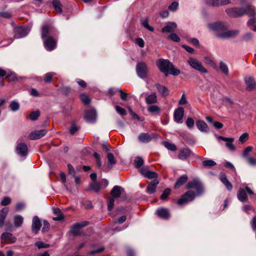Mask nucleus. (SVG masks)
<instances>
[{
  "instance_id": "nucleus-1",
  "label": "nucleus",
  "mask_w": 256,
  "mask_h": 256,
  "mask_svg": "<svg viewBox=\"0 0 256 256\" xmlns=\"http://www.w3.org/2000/svg\"><path fill=\"white\" fill-rule=\"evenodd\" d=\"M156 64L160 71L164 73L166 76L169 74L176 76L180 73V70L176 68L172 63L168 60L158 59L156 62Z\"/></svg>"
},
{
  "instance_id": "nucleus-2",
  "label": "nucleus",
  "mask_w": 256,
  "mask_h": 256,
  "mask_svg": "<svg viewBox=\"0 0 256 256\" xmlns=\"http://www.w3.org/2000/svg\"><path fill=\"white\" fill-rule=\"evenodd\" d=\"M186 187L188 189H195L198 196H200L204 192L203 186L198 179H194L188 182Z\"/></svg>"
},
{
  "instance_id": "nucleus-3",
  "label": "nucleus",
  "mask_w": 256,
  "mask_h": 256,
  "mask_svg": "<svg viewBox=\"0 0 256 256\" xmlns=\"http://www.w3.org/2000/svg\"><path fill=\"white\" fill-rule=\"evenodd\" d=\"M225 12L230 17L238 18L244 15L246 10L242 8L233 7L226 8Z\"/></svg>"
},
{
  "instance_id": "nucleus-4",
  "label": "nucleus",
  "mask_w": 256,
  "mask_h": 256,
  "mask_svg": "<svg viewBox=\"0 0 256 256\" xmlns=\"http://www.w3.org/2000/svg\"><path fill=\"white\" fill-rule=\"evenodd\" d=\"M196 195L197 194L194 191L192 190H188L178 200L177 204L179 205H182L189 202H192L195 198Z\"/></svg>"
},
{
  "instance_id": "nucleus-5",
  "label": "nucleus",
  "mask_w": 256,
  "mask_h": 256,
  "mask_svg": "<svg viewBox=\"0 0 256 256\" xmlns=\"http://www.w3.org/2000/svg\"><path fill=\"white\" fill-rule=\"evenodd\" d=\"M136 72L140 78H146L148 74V68L147 64L144 62H138L136 66Z\"/></svg>"
},
{
  "instance_id": "nucleus-6",
  "label": "nucleus",
  "mask_w": 256,
  "mask_h": 256,
  "mask_svg": "<svg viewBox=\"0 0 256 256\" xmlns=\"http://www.w3.org/2000/svg\"><path fill=\"white\" fill-rule=\"evenodd\" d=\"M188 64L194 69H195L200 72L206 73V69L204 68L200 62L194 58H190L188 60Z\"/></svg>"
},
{
  "instance_id": "nucleus-7",
  "label": "nucleus",
  "mask_w": 256,
  "mask_h": 256,
  "mask_svg": "<svg viewBox=\"0 0 256 256\" xmlns=\"http://www.w3.org/2000/svg\"><path fill=\"white\" fill-rule=\"evenodd\" d=\"M56 29L50 25H45L42 28V38L44 39L54 36L56 34Z\"/></svg>"
},
{
  "instance_id": "nucleus-8",
  "label": "nucleus",
  "mask_w": 256,
  "mask_h": 256,
  "mask_svg": "<svg viewBox=\"0 0 256 256\" xmlns=\"http://www.w3.org/2000/svg\"><path fill=\"white\" fill-rule=\"evenodd\" d=\"M44 48L49 51L52 50L56 48V42L52 36L44 39Z\"/></svg>"
},
{
  "instance_id": "nucleus-9",
  "label": "nucleus",
  "mask_w": 256,
  "mask_h": 256,
  "mask_svg": "<svg viewBox=\"0 0 256 256\" xmlns=\"http://www.w3.org/2000/svg\"><path fill=\"white\" fill-rule=\"evenodd\" d=\"M47 132L46 129L34 130L30 134L28 137L32 140H38L46 135Z\"/></svg>"
},
{
  "instance_id": "nucleus-10",
  "label": "nucleus",
  "mask_w": 256,
  "mask_h": 256,
  "mask_svg": "<svg viewBox=\"0 0 256 256\" xmlns=\"http://www.w3.org/2000/svg\"><path fill=\"white\" fill-rule=\"evenodd\" d=\"M88 224V222L86 221L82 222L80 223H76L71 227L70 232L75 236L79 235L80 229L87 226Z\"/></svg>"
},
{
  "instance_id": "nucleus-11",
  "label": "nucleus",
  "mask_w": 256,
  "mask_h": 256,
  "mask_svg": "<svg viewBox=\"0 0 256 256\" xmlns=\"http://www.w3.org/2000/svg\"><path fill=\"white\" fill-rule=\"evenodd\" d=\"M244 81L246 85V90L252 91L256 89V82L253 77L250 76H246L244 78Z\"/></svg>"
},
{
  "instance_id": "nucleus-12",
  "label": "nucleus",
  "mask_w": 256,
  "mask_h": 256,
  "mask_svg": "<svg viewBox=\"0 0 256 256\" xmlns=\"http://www.w3.org/2000/svg\"><path fill=\"white\" fill-rule=\"evenodd\" d=\"M184 116V109L182 107H178L174 112V119L176 122L178 124L182 122Z\"/></svg>"
},
{
  "instance_id": "nucleus-13",
  "label": "nucleus",
  "mask_w": 256,
  "mask_h": 256,
  "mask_svg": "<svg viewBox=\"0 0 256 256\" xmlns=\"http://www.w3.org/2000/svg\"><path fill=\"white\" fill-rule=\"evenodd\" d=\"M140 174L144 177L150 179L156 178H158V174L154 172H152L146 168H142L140 169Z\"/></svg>"
},
{
  "instance_id": "nucleus-14",
  "label": "nucleus",
  "mask_w": 256,
  "mask_h": 256,
  "mask_svg": "<svg viewBox=\"0 0 256 256\" xmlns=\"http://www.w3.org/2000/svg\"><path fill=\"white\" fill-rule=\"evenodd\" d=\"M42 226L40 218L37 216H34L32 222V230L33 232L37 234L40 230Z\"/></svg>"
},
{
  "instance_id": "nucleus-15",
  "label": "nucleus",
  "mask_w": 256,
  "mask_h": 256,
  "mask_svg": "<svg viewBox=\"0 0 256 256\" xmlns=\"http://www.w3.org/2000/svg\"><path fill=\"white\" fill-rule=\"evenodd\" d=\"M28 150L27 146L22 142L18 144L16 147V153L22 156H26L28 153Z\"/></svg>"
},
{
  "instance_id": "nucleus-16",
  "label": "nucleus",
  "mask_w": 256,
  "mask_h": 256,
  "mask_svg": "<svg viewBox=\"0 0 256 256\" xmlns=\"http://www.w3.org/2000/svg\"><path fill=\"white\" fill-rule=\"evenodd\" d=\"M14 36L16 38H24L28 34L26 30L22 26L16 28L14 30Z\"/></svg>"
},
{
  "instance_id": "nucleus-17",
  "label": "nucleus",
  "mask_w": 256,
  "mask_h": 256,
  "mask_svg": "<svg viewBox=\"0 0 256 256\" xmlns=\"http://www.w3.org/2000/svg\"><path fill=\"white\" fill-rule=\"evenodd\" d=\"M238 34V30H228L218 34V36L222 38H229L235 37Z\"/></svg>"
},
{
  "instance_id": "nucleus-18",
  "label": "nucleus",
  "mask_w": 256,
  "mask_h": 256,
  "mask_svg": "<svg viewBox=\"0 0 256 256\" xmlns=\"http://www.w3.org/2000/svg\"><path fill=\"white\" fill-rule=\"evenodd\" d=\"M84 118L88 122H94L96 118V112L94 110H89L86 111V112Z\"/></svg>"
},
{
  "instance_id": "nucleus-19",
  "label": "nucleus",
  "mask_w": 256,
  "mask_h": 256,
  "mask_svg": "<svg viewBox=\"0 0 256 256\" xmlns=\"http://www.w3.org/2000/svg\"><path fill=\"white\" fill-rule=\"evenodd\" d=\"M156 214L161 218L168 220L170 218V214L168 210L165 208H160L157 210Z\"/></svg>"
},
{
  "instance_id": "nucleus-20",
  "label": "nucleus",
  "mask_w": 256,
  "mask_h": 256,
  "mask_svg": "<svg viewBox=\"0 0 256 256\" xmlns=\"http://www.w3.org/2000/svg\"><path fill=\"white\" fill-rule=\"evenodd\" d=\"M1 239L2 242L6 244L13 243L15 242L16 238L12 236V234L9 232H5L2 234Z\"/></svg>"
},
{
  "instance_id": "nucleus-21",
  "label": "nucleus",
  "mask_w": 256,
  "mask_h": 256,
  "mask_svg": "<svg viewBox=\"0 0 256 256\" xmlns=\"http://www.w3.org/2000/svg\"><path fill=\"white\" fill-rule=\"evenodd\" d=\"M217 138L226 142H227L226 144V146L230 150H236V148L232 144V142L234 140L233 138H228L222 136H218L217 137Z\"/></svg>"
},
{
  "instance_id": "nucleus-22",
  "label": "nucleus",
  "mask_w": 256,
  "mask_h": 256,
  "mask_svg": "<svg viewBox=\"0 0 256 256\" xmlns=\"http://www.w3.org/2000/svg\"><path fill=\"white\" fill-rule=\"evenodd\" d=\"M220 179L228 190H232V186L227 178V177L224 173H220Z\"/></svg>"
},
{
  "instance_id": "nucleus-23",
  "label": "nucleus",
  "mask_w": 256,
  "mask_h": 256,
  "mask_svg": "<svg viewBox=\"0 0 256 256\" xmlns=\"http://www.w3.org/2000/svg\"><path fill=\"white\" fill-rule=\"evenodd\" d=\"M191 151L188 148H184L180 150V154L178 155V158L181 160H186L191 154Z\"/></svg>"
},
{
  "instance_id": "nucleus-24",
  "label": "nucleus",
  "mask_w": 256,
  "mask_h": 256,
  "mask_svg": "<svg viewBox=\"0 0 256 256\" xmlns=\"http://www.w3.org/2000/svg\"><path fill=\"white\" fill-rule=\"evenodd\" d=\"M158 183L159 182L157 180H154L153 181L150 182L146 188V192L149 194H152L155 192L156 186Z\"/></svg>"
},
{
  "instance_id": "nucleus-25",
  "label": "nucleus",
  "mask_w": 256,
  "mask_h": 256,
  "mask_svg": "<svg viewBox=\"0 0 256 256\" xmlns=\"http://www.w3.org/2000/svg\"><path fill=\"white\" fill-rule=\"evenodd\" d=\"M188 180V176L186 174H183L177 179L174 186V189H178L184 184Z\"/></svg>"
},
{
  "instance_id": "nucleus-26",
  "label": "nucleus",
  "mask_w": 256,
  "mask_h": 256,
  "mask_svg": "<svg viewBox=\"0 0 256 256\" xmlns=\"http://www.w3.org/2000/svg\"><path fill=\"white\" fill-rule=\"evenodd\" d=\"M154 86L162 96L166 97L169 94V90L166 86L158 84H156Z\"/></svg>"
},
{
  "instance_id": "nucleus-27",
  "label": "nucleus",
  "mask_w": 256,
  "mask_h": 256,
  "mask_svg": "<svg viewBox=\"0 0 256 256\" xmlns=\"http://www.w3.org/2000/svg\"><path fill=\"white\" fill-rule=\"evenodd\" d=\"M177 25L175 22H169L168 24L163 28L162 32L164 33L168 32L171 33L175 31Z\"/></svg>"
},
{
  "instance_id": "nucleus-28",
  "label": "nucleus",
  "mask_w": 256,
  "mask_h": 256,
  "mask_svg": "<svg viewBox=\"0 0 256 256\" xmlns=\"http://www.w3.org/2000/svg\"><path fill=\"white\" fill-rule=\"evenodd\" d=\"M122 187L118 186H114L110 192L111 196L115 198H120L121 195Z\"/></svg>"
},
{
  "instance_id": "nucleus-29",
  "label": "nucleus",
  "mask_w": 256,
  "mask_h": 256,
  "mask_svg": "<svg viewBox=\"0 0 256 256\" xmlns=\"http://www.w3.org/2000/svg\"><path fill=\"white\" fill-rule=\"evenodd\" d=\"M8 212V208H4L0 210V228L4 225V220Z\"/></svg>"
},
{
  "instance_id": "nucleus-30",
  "label": "nucleus",
  "mask_w": 256,
  "mask_h": 256,
  "mask_svg": "<svg viewBox=\"0 0 256 256\" xmlns=\"http://www.w3.org/2000/svg\"><path fill=\"white\" fill-rule=\"evenodd\" d=\"M198 128L201 132H207L208 131V127L206 124L203 120H198L196 122Z\"/></svg>"
},
{
  "instance_id": "nucleus-31",
  "label": "nucleus",
  "mask_w": 256,
  "mask_h": 256,
  "mask_svg": "<svg viewBox=\"0 0 256 256\" xmlns=\"http://www.w3.org/2000/svg\"><path fill=\"white\" fill-rule=\"evenodd\" d=\"M146 102L148 104H151L157 102V96L155 92L148 96L146 98Z\"/></svg>"
},
{
  "instance_id": "nucleus-32",
  "label": "nucleus",
  "mask_w": 256,
  "mask_h": 256,
  "mask_svg": "<svg viewBox=\"0 0 256 256\" xmlns=\"http://www.w3.org/2000/svg\"><path fill=\"white\" fill-rule=\"evenodd\" d=\"M238 198L242 202H244L248 200V196L244 189L240 188L238 192Z\"/></svg>"
},
{
  "instance_id": "nucleus-33",
  "label": "nucleus",
  "mask_w": 256,
  "mask_h": 256,
  "mask_svg": "<svg viewBox=\"0 0 256 256\" xmlns=\"http://www.w3.org/2000/svg\"><path fill=\"white\" fill-rule=\"evenodd\" d=\"M152 137L148 133H142L138 136L140 142L147 143L152 140Z\"/></svg>"
},
{
  "instance_id": "nucleus-34",
  "label": "nucleus",
  "mask_w": 256,
  "mask_h": 256,
  "mask_svg": "<svg viewBox=\"0 0 256 256\" xmlns=\"http://www.w3.org/2000/svg\"><path fill=\"white\" fill-rule=\"evenodd\" d=\"M54 213L57 214L56 216L53 218V220L55 221L62 220L64 219V216L60 210L58 208H56L54 210Z\"/></svg>"
},
{
  "instance_id": "nucleus-35",
  "label": "nucleus",
  "mask_w": 256,
  "mask_h": 256,
  "mask_svg": "<svg viewBox=\"0 0 256 256\" xmlns=\"http://www.w3.org/2000/svg\"><path fill=\"white\" fill-rule=\"evenodd\" d=\"M52 6L56 12L61 14L62 12V6L60 0H54Z\"/></svg>"
},
{
  "instance_id": "nucleus-36",
  "label": "nucleus",
  "mask_w": 256,
  "mask_h": 256,
  "mask_svg": "<svg viewBox=\"0 0 256 256\" xmlns=\"http://www.w3.org/2000/svg\"><path fill=\"white\" fill-rule=\"evenodd\" d=\"M24 218L22 216L20 215L16 216L14 218V226L19 228L21 226L23 223Z\"/></svg>"
},
{
  "instance_id": "nucleus-37",
  "label": "nucleus",
  "mask_w": 256,
  "mask_h": 256,
  "mask_svg": "<svg viewBox=\"0 0 256 256\" xmlns=\"http://www.w3.org/2000/svg\"><path fill=\"white\" fill-rule=\"evenodd\" d=\"M89 188L96 192H98L100 190V185L96 182H92L90 184Z\"/></svg>"
},
{
  "instance_id": "nucleus-38",
  "label": "nucleus",
  "mask_w": 256,
  "mask_h": 256,
  "mask_svg": "<svg viewBox=\"0 0 256 256\" xmlns=\"http://www.w3.org/2000/svg\"><path fill=\"white\" fill-rule=\"evenodd\" d=\"M107 157L108 159V167L111 168L116 164V160L114 157V156L112 153H108Z\"/></svg>"
},
{
  "instance_id": "nucleus-39",
  "label": "nucleus",
  "mask_w": 256,
  "mask_h": 256,
  "mask_svg": "<svg viewBox=\"0 0 256 256\" xmlns=\"http://www.w3.org/2000/svg\"><path fill=\"white\" fill-rule=\"evenodd\" d=\"M56 75L55 73L50 72L46 73L44 76V81L46 83H50L52 81L53 77Z\"/></svg>"
},
{
  "instance_id": "nucleus-40",
  "label": "nucleus",
  "mask_w": 256,
  "mask_h": 256,
  "mask_svg": "<svg viewBox=\"0 0 256 256\" xmlns=\"http://www.w3.org/2000/svg\"><path fill=\"white\" fill-rule=\"evenodd\" d=\"M245 10H246V14L249 16H254L256 14V10L250 6H248Z\"/></svg>"
},
{
  "instance_id": "nucleus-41",
  "label": "nucleus",
  "mask_w": 256,
  "mask_h": 256,
  "mask_svg": "<svg viewBox=\"0 0 256 256\" xmlns=\"http://www.w3.org/2000/svg\"><path fill=\"white\" fill-rule=\"evenodd\" d=\"M202 166L206 168H210L216 164V163L212 160H204L202 162Z\"/></svg>"
},
{
  "instance_id": "nucleus-42",
  "label": "nucleus",
  "mask_w": 256,
  "mask_h": 256,
  "mask_svg": "<svg viewBox=\"0 0 256 256\" xmlns=\"http://www.w3.org/2000/svg\"><path fill=\"white\" fill-rule=\"evenodd\" d=\"M164 145L168 150L172 151H176L177 150L176 146L174 144L170 143L168 142H164Z\"/></svg>"
},
{
  "instance_id": "nucleus-43",
  "label": "nucleus",
  "mask_w": 256,
  "mask_h": 256,
  "mask_svg": "<svg viewBox=\"0 0 256 256\" xmlns=\"http://www.w3.org/2000/svg\"><path fill=\"white\" fill-rule=\"evenodd\" d=\"M134 166L136 168H140L144 164V160L141 157L136 158L134 161Z\"/></svg>"
},
{
  "instance_id": "nucleus-44",
  "label": "nucleus",
  "mask_w": 256,
  "mask_h": 256,
  "mask_svg": "<svg viewBox=\"0 0 256 256\" xmlns=\"http://www.w3.org/2000/svg\"><path fill=\"white\" fill-rule=\"evenodd\" d=\"M148 110L150 113H159L160 108L156 105H152L148 108Z\"/></svg>"
},
{
  "instance_id": "nucleus-45",
  "label": "nucleus",
  "mask_w": 256,
  "mask_h": 256,
  "mask_svg": "<svg viewBox=\"0 0 256 256\" xmlns=\"http://www.w3.org/2000/svg\"><path fill=\"white\" fill-rule=\"evenodd\" d=\"M218 0H206V3L208 6L217 7L219 6Z\"/></svg>"
},
{
  "instance_id": "nucleus-46",
  "label": "nucleus",
  "mask_w": 256,
  "mask_h": 256,
  "mask_svg": "<svg viewBox=\"0 0 256 256\" xmlns=\"http://www.w3.org/2000/svg\"><path fill=\"white\" fill-rule=\"evenodd\" d=\"M220 68L221 71L225 74L228 75V66L223 62H220Z\"/></svg>"
},
{
  "instance_id": "nucleus-47",
  "label": "nucleus",
  "mask_w": 256,
  "mask_h": 256,
  "mask_svg": "<svg viewBox=\"0 0 256 256\" xmlns=\"http://www.w3.org/2000/svg\"><path fill=\"white\" fill-rule=\"evenodd\" d=\"M10 107L12 111L16 112L19 110L20 104L16 102L12 101L10 105Z\"/></svg>"
},
{
  "instance_id": "nucleus-48",
  "label": "nucleus",
  "mask_w": 256,
  "mask_h": 256,
  "mask_svg": "<svg viewBox=\"0 0 256 256\" xmlns=\"http://www.w3.org/2000/svg\"><path fill=\"white\" fill-rule=\"evenodd\" d=\"M40 112L38 110H37L36 111L31 112L30 115V118L32 120H36L40 116Z\"/></svg>"
},
{
  "instance_id": "nucleus-49",
  "label": "nucleus",
  "mask_w": 256,
  "mask_h": 256,
  "mask_svg": "<svg viewBox=\"0 0 256 256\" xmlns=\"http://www.w3.org/2000/svg\"><path fill=\"white\" fill-rule=\"evenodd\" d=\"M171 190L169 188H166L160 196V199L162 200H165L167 198L168 196L170 194Z\"/></svg>"
},
{
  "instance_id": "nucleus-50",
  "label": "nucleus",
  "mask_w": 256,
  "mask_h": 256,
  "mask_svg": "<svg viewBox=\"0 0 256 256\" xmlns=\"http://www.w3.org/2000/svg\"><path fill=\"white\" fill-rule=\"evenodd\" d=\"M253 150V147L252 146H248L244 150L242 155L244 158H248V156L249 155V153L252 152Z\"/></svg>"
},
{
  "instance_id": "nucleus-51",
  "label": "nucleus",
  "mask_w": 256,
  "mask_h": 256,
  "mask_svg": "<svg viewBox=\"0 0 256 256\" xmlns=\"http://www.w3.org/2000/svg\"><path fill=\"white\" fill-rule=\"evenodd\" d=\"M80 99L82 102L85 104H88L90 102L89 97L84 94L80 95Z\"/></svg>"
},
{
  "instance_id": "nucleus-52",
  "label": "nucleus",
  "mask_w": 256,
  "mask_h": 256,
  "mask_svg": "<svg viewBox=\"0 0 256 256\" xmlns=\"http://www.w3.org/2000/svg\"><path fill=\"white\" fill-rule=\"evenodd\" d=\"M114 199L115 198L112 196L108 198V210H111L113 208Z\"/></svg>"
},
{
  "instance_id": "nucleus-53",
  "label": "nucleus",
  "mask_w": 256,
  "mask_h": 256,
  "mask_svg": "<svg viewBox=\"0 0 256 256\" xmlns=\"http://www.w3.org/2000/svg\"><path fill=\"white\" fill-rule=\"evenodd\" d=\"M142 25L144 27L146 28H147L148 30H149L151 31V32H153L154 30V28L153 27L151 26H150L148 25V18H146L142 22Z\"/></svg>"
},
{
  "instance_id": "nucleus-54",
  "label": "nucleus",
  "mask_w": 256,
  "mask_h": 256,
  "mask_svg": "<svg viewBox=\"0 0 256 256\" xmlns=\"http://www.w3.org/2000/svg\"><path fill=\"white\" fill-rule=\"evenodd\" d=\"M6 78L8 79V80L10 82H15L18 80V78L15 74L12 72H10L6 76Z\"/></svg>"
},
{
  "instance_id": "nucleus-55",
  "label": "nucleus",
  "mask_w": 256,
  "mask_h": 256,
  "mask_svg": "<svg viewBox=\"0 0 256 256\" xmlns=\"http://www.w3.org/2000/svg\"><path fill=\"white\" fill-rule=\"evenodd\" d=\"M248 138V133H244L242 134L239 138V142L241 144H244Z\"/></svg>"
},
{
  "instance_id": "nucleus-56",
  "label": "nucleus",
  "mask_w": 256,
  "mask_h": 256,
  "mask_svg": "<svg viewBox=\"0 0 256 256\" xmlns=\"http://www.w3.org/2000/svg\"><path fill=\"white\" fill-rule=\"evenodd\" d=\"M178 3L176 2H174L169 6L168 10H170L174 12L178 9Z\"/></svg>"
},
{
  "instance_id": "nucleus-57",
  "label": "nucleus",
  "mask_w": 256,
  "mask_h": 256,
  "mask_svg": "<svg viewBox=\"0 0 256 256\" xmlns=\"http://www.w3.org/2000/svg\"><path fill=\"white\" fill-rule=\"evenodd\" d=\"M116 110L117 112L122 116H125L126 114V110L124 108L120 107L119 106H116Z\"/></svg>"
},
{
  "instance_id": "nucleus-58",
  "label": "nucleus",
  "mask_w": 256,
  "mask_h": 256,
  "mask_svg": "<svg viewBox=\"0 0 256 256\" xmlns=\"http://www.w3.org/2000/svg\"><path fill=\"white\" fill-rule=\"evenodd\" d=\"M94 156L96 160V165L98 167V168H100L102 166V162L100 154L98 152H96L94 154Z\"/></svg>"
},
{
  "instance_id": "nucleus-59",
  "label": "nucleus",
  "mask_w": 256,
  "mask_h": 256,
  "mask_svg": "<svg viewBox=\"0 0 256 256\" xmlns=\"http://www.w3.org/2000/svg\"><path fill=\"white\" fill-rule=\"evenodd\" d=\"M168 38L174 42H179L180 40L179 36L176 34H172L168 36Z\"/></svg>"
},
{
  "instance_id": "nucleus-60",
  "label": "nucleus",
  "mask_w": 256,
  "mask_h": 256,
  "mask_svg": "<svg viewBox=\"0 0 256 256\" xmlns=\"http://www.w3.org/2000/svg\"><path fill=\"white\" fill-rule=\"evenodd\" d=\"M186 125L188 128H192L194 126V120L191 118H188L186 120Z\"/></svg>"
},
{
  "instance_id": "nucleus-61",
  "label": "nucleus",
  "mask_w": 256,
  "mask_h": 256,
  "mask_svg": "<svg viewBox=\"0 0 256 256\" xmlns=\"http://www.w3.org/2000/svg\"><path fill=\"white\" fill-rule=\"evenodd\" d=\"M11 202V199L8 196L4 197L2 200L0 204L2 206H6L10 204Z\"/></svg>"
},
{
  "instance_id": "nucleus-62",
  "label": "nucleus",
  "mask_w": 256,
  "mask_h": 256,
  "mask_svg": "<svg viewBox=\"0 0 256 256\" xmlns=\"http://www.w3.org/2000/svg\"><path fill=\"white\" fill-rule=\"evenodd\" d=\"M36 246L39 248H47L50 246L48 244H46L42 242H38L35 244Z\"/></svg>"
},
{
  "instance_id": "nucleus-63",
  "label": "nucleus",
  "mask_w": 256,
  "mask_h": 256,
  "mask_svg": "<svg viewBox=\"0 0 256 256\" xmlns=\"http://www.w3.org/2000/svg\"><path fill=\"white\" fill-rule=\"evenodd\" d=\"M43 224H44V226L42 228V232H46L48 231V230L50 228V226L49 222L48 221L44 220L43 222Z\"/></svg>"
},
{
  "instance_id": "nucleus-64",
  "label": "nucleus",
  "mask_w": 256,
  "mask_h": 256,
  "mask_svg": "<svg viewBox=\"0 0 256 256\" xmlns=\"http://www.w3.org/2000/svg\"><path fill=\"white\" fill-rule=\"evenodd\" d=\"M247 161L250 165H252V166L256 165V159L252 157L247 158Z\"/></svg>"
}]
</instances>
